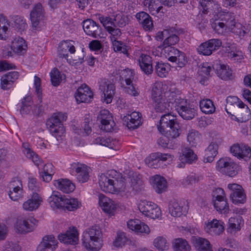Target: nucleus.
I'll return each instance as SVG.
<instances>
[{
  "mask_svg": "<svg viewBox=\"0 0 251 251\" xmlns=\"http://www.w3.org/2000/svg\"><path fill=\"white\" fill-rule=\"evenodd\" d=\"M22 106L20 109V113L22 115L28 114L31 108L32 101L31 97L29 96L24 97L22 100Z\"/></svg>",
  "mask_w": 251,
  "mask_h": 251,
  "instance_id": "nucleus-48",
  "label": "nucleus"
},
{
  "mask_svg": "<svg viewBox=\"0 0 251 251\" xmlns=\"http://www.w3.org/2000/svg\"><path fill=\"white\" fill-rule=\"evenodd\" d=\"M106 31L110 34L109 37L111 42L118 40L122 35L121 29L117 28L116 25L111 28L108 27V29Z\"/></svg>",
  "mask_w": 251,
  "mask_h": 251,
  "instance_id": "nucleus-63",
  "label": "nucleus"
},
{
  "mask_svg": "<svg viewBox=\"0 0 251 251\" xmlns=\"http://www.w3.org/2000/svg\"><path fill=\"white\" fill-rule=\"evenodd\" d=\"M182 31L174 27H169L162 31L157 32L156 38L157 40H162L165 38L162 45L158 46V49L162 48L173 47L179 41V35Z\"/></svg>",
  "mask_w": 251,
  "mask_h": 251,
  "instance_id": "nucleus-6",
  "label": "nucleus"
},
{
  "mask_svg": "<svg viewBox=\"0 0 251 251\" xmlns=\"http://www.w3.org/2000/svg\"><path fill=\"white\" fill-rule=\"evenodd\" d=\"M217 75L224 80H232L234 78V75L231 69L226 65H220L219 69L217 70Z\"/></svg>",
  "mask_w": 251,
  "mask_h": 251,
  "instance_id": "nucleus-36",
  "label": "nucleus"
},
{
  "mask_svg": "<svg viewBox=\"0 0 251 251\" xmlns=\"http://www.w3.org/2000/svg\"><path fill=\"white\" fill-rule=\"evenodd\" d=\"M11 48L17 54L23 55L26 51L27 45L23 38L18 37L13 41Z\"/></svg>",
  "mask_w": 251,
  "mask_h": 251,
  "instance_id": "nucleus-35",
  "label": "nucleus"
},
{
  "mask_svg": "<svg viewBox=\"0 0 251 251\" xmlns=\"http://www.w3.org/2000/svg\"><path fill=\"white\" fill-rule=\"evenodd\" d=\"M127 176L123 177L115 170L108 171L99 176V182L101 189L105 192L115 193L124 192Z\"/></svg>",
  "mask_w": 251,
  "mask_h": 251,
  "instance_id": "nucleus-1",
  "label": "nucleus"
},
{
  "mask_svg": "<svg viewBox=\"0 0 251 251\" xmlns=\"http://www.w3.org/2000/svg\"><path fill=\"white\" fill-rule=\"evenodd\" d=\"M214 13L217 18L224 22L228 28L231 27L234 24L235 18L233 13L229 12L226 10H223L221 6L219 10H215Z\"/></svg>",
  "mask_w": 251,
  "mask_h": 251,
  "instance_id": "nucleus-28",
  "label": "nucleus"
},
{
  "mask_svg": "<svg viewBox=\"0 0 251 251\" xmlns=\"http://www.w3.org/2000/svg\"><path fill=\"white\" fill-rule=\"evenodd\" d=\"M139 211L147 217L155 219L161 215L160 208L154 203L146 200L141 201L138 206Z\"/></svg>",
  "mask_w": 251,
  "mask_h": 251,
  "instance_id": "nucleus-8",
  "label": "nucleus"
},
{
  "mask_svg": "<svg viewBox=\"0 0 251 251\" xmlns=\"http://www.w3.org/2000/svg\"><path fill=\"white\" fill-rule=\"evenodd\" d=\"M13 18L15 27L18 31L22 32L25 30L27 27V25L24 17L16 15L14 16Z\"/></svg>",
  "mask_w": 251,
  "mask_h": 251,
  "instance_id": "nucleus-49",
  "label": "nucleus"
},
{
  "mask_svg": "<svg viewBox=\"0 0 251 251\" xmlns=\"http://www.w3.org/2000/svg\"><path fill=\"white\" fill-rule=\"evenodd\" d=\"M222 46L221 40L212 39L200 45L197 50L200 54L205 56L211 55L214 51L219 49Z\"/></svg>",
  "mask_w": 251,
  "mask_h": 251,
  "instance_id": "nucleus-11",
  "label": "nucleus"
},
{
  "mask_svg": "<svg viewBox=\"0 0 251 251\" xmlns=\"http://www.w3.org/2000/svg\"><path fill=\"white\" fill-rule=\"evenodd\" d=\"M157 128L161 133L169 138L175 139L180 134L179 124L169 113L161 116Z\"/></svg>",
  "mask_w": 251,
  "mask_h": 251,
  "instance_id": "nucleus-3",
  "label": "nucleus"
},
{
  "mask_svg": "<svg viewBox=\"0 0 251 251\" xmlns=\"http://www.w3.org/2000/svg\"><path fill=\"white\" fill-rule=\"evenodd\" d=\"M169 212L174 217H180L185 215L188 208L184 202L176 200L170 201L169 205Z\"/></svg>",
  "mask_w": 251,
  "mask_h": 251,
  "instance_id": "nucleus-21",
  "label": "nucleus"
},
{
  "mask_svg": "<svg viewBox=\"0 0 251 251\" xmlns=\"http://www.w3.org/2000/svg\"><path fill=\"white\" fill-rule=\"evenodd\" d=\"M53 166L51 164H46L44 166L43 172H41L40 176L45 182H49L52 179L53 172L52 170Z\"/></svg>",
  "mask_w": 251,
  "mask_h": 251,
  "instance_id": "nucleus-54",
  "label": "nucleus"
},
{
  "mask_svg": "<svg viewBox=\"0 0 251 251\" xmlns=\"http://www.w3.org/2000/svg\"><path fill=\"white\" fill-rule=\"evenodd\" d=\"M123 120L129 129H134L141 124V115L138 112L134 111L124 116Z\"/></svg>",
  "mask_w": 251,
  "mask_h": 251,
  "instance_id": "nucleus-25",
  "label": "nucleus"
},
{
  "mask_svg": "<svg viewBox=\"0 0 251 251\" xmlns=\"http://www.w3.org/2000/svg\"><path fill=\"white\" fill-rule=\"evenodd\" d=\"M92 120L89 118H85L84 119V125L83 126V131L81 129H76L75 132L80 135H88L90 134L92 131L91 126Z\"/></svg>",
  "mask_w": 251,
  "mask_h": 251,
  "instance_id": "nucleus-56",
  "label": "nucleus"
},
{
  "mask_svg": "<svg viewBox=\"0 0 251 251\" xmlns=\"http://www.w3.org/2000/svg\"><path fill=\"white\" fill-rule=\"evenodd\" d=\"M193 243L198 251H212L210 242L204 238H195Z\"/></svg>",
  "mask_w": 251,
  "mask_h": 251,
  "instance_id": "nucleus-40",
  "label": "nucleus"
},
{
  "mask_svg": "<svg viewBox=\"0 0 251 251\" xmlns=\"http://www.w3.org/2000/svg\"><path fill=\"white\" fill-rule=\"evenodd\" d=\"M58 239L65 244L76 245L78 242V233L75 227L70 228L66 233L58 235Z\"/></svg>",
  "mask_w": 251,
  "mask_h": 251,
  "instance_id": "nucleus-24",
  "label": "nucleus"
},
{
  "mask_svg": "<svg viewBox=\"0 0 251 251\" xmlns=\"http://www.w3.org/2000/svg\"><path fill=\"white\" fill-rule=\"evenodd\" d=\"M222 47L224 49L223 50L227 53L228 57L237 60L241 58L242 52L237 50L234 44L229 42L226 43Z\"/></svg>",
  "mask_w": 251,
  "mask_h": 251,
  "instance_id": "nucleus-34",
  "label": "nucleus"
},
{
  "mask_svg": "<svg viewBox=\"0 0 251 251\" xmlns=\"http://www.w3.org/2000/svg\"><path fill=\"white\" fill-rule=\"evenodd\" d=\"M37 224L38 221L33 217L20 218L17 221L16 228L19 233H25L33 231Z\"/></svg>",
  "mask_w": 251,
  "mask_h": 251,
  "instance_id": "nucleus-14",
  "label": "nucleus"
},
{
  "mask_svg": "<svg viewBox=\"0 0 251 251\" xmlns=\"http://www.w3.org/2000/svg\"><path fill=\"white\" fill-rule=\"evenodd\" d=\"M58 242L52 235L44 236L38 245L36 251H54L57 247Z\"/></svg>",
  "mask_w": 251,
  "mask_h": 251,
  "instance_id": "nucleus-19",
  "label": "nucleus"
},
{
  "mask_svg": "<svg viewBox=\"0 0 251 251\" xmlns=\"http://www.w3.org/2000/svg\"><path fill=\"white\" fill-rule=\"evenodd\" d=\"M154 246L158 250L164 251L167 250L169 245L166 239L163 237L159 236L155 238L153 241Z\"/></svg>",
  "mask_w": 251,
  "mask_h": 251,
  "instance_id": "nucleus-59",
  "label": "nucleus"
},
{
  "mask_svg": "<svg viewBox=\"0 0 251 251\" xmlns=\"http://www.w3.org/2000/svg\"><path fill=\"white\" fill-rule=\"evenodd\" d=\"M218 145L215 142H212L205 151L204 162H212L218 154Z\"/></svg>",
  "mask_w": 251,
  "mask_h": 251,
  "instance_id": "nucleus-37",
  "label": "nucleus"
},
{
  "mask_svg": "<svg viewBox=\"0 0 251 251\" xmlns=\"http://www.w3.org/2000/svg\"><path fill=\"white\" fill-rule=\"evenodd\" d=\"M99 204L106 213L112 214L116 209L117 205L114 201L103 194L99 195Z\"/></svg>",
  "mask_w": 251,
  "mask_h": 251,
  "instance_id": "nucleus-29",
  "label": "nucleus"
},
{
  "mask_svg": "<svg viewBox=\"0 0 251 251\" xmlns=\"http://www.w3.org/2000/svg\"><path fill=\"white\" fill-rule=\"evenodd\" d=\"M82 26L85 33L95 38L100 36L101 27L96 22L91 19H87L83 22Z\"/></svg>",
  "mask_w": 251,
  "mask_h": 251,
  "instance_id": "nucleus-17",
  "label": "nucleus"
},
{
  "mask_svg": "<svg viewBox=\"0 0 251 251\" xmlns=\"http://www.w3.org/2000/svg\"><path fill=\"white\" fill-rule=\"evenodd\" d=\"M102 234L100 227L92 226L86 229L82 234V244L88 250L99 251L102 247Z\"/></svg>",
  "mask_w": 251,
  "mask_h": 251,
  "instance_id": "nucleus-2",
  "label": "nucleus"
},
{
  "mask_svg": "<svg viewBox=\"0 0 251 251\" xmlns=\"http://www.w3.org/2000/svg\"><path fill=\"white\" fill-rule=\"evenodd\" d=\"M228 32L230 31L232 33L238 35L240 36H243L246 32L244 30L245 27H244L240 23H236L234 21V24L231 26V27H229Z\"/></svg>",
  "mask_w": 251,
  "mask_h": 251,
  "instance_id": "nucleus-62",
  "label": "nucleus"
},
{
  "mask_svg": "<svg viewBox=\"0 0 251 251\" xmlns=\"http://www.w3.org/2000/svg\"><path fill=\"white\" fill-rule=\"evenodd\" d=\"M241 221L242 218L240 217L230 218L228 220L227 231L231 234H235L240 230Z\"/></svg>",
  "mask_w": 251,
  "mask_h": 251,
  "instance_id": "nucleus-41",
  "label": "nucleus"
},
{
  "mask_svg": "<svg viewBox=\"0 0 251 251\" xmlns=\"http://www.w3.org/2000/svg\"><path fill=\"white\" fill-rule=\"evenodd\" d=\"M174 247L176 250L188 251L190 247L187 241L182 238L176 239L174 241Z\"/></svg>",
  "mask_w": 251,
  "mask_h": 251,
  "instance_id": "nucleus-60",
  "label": "nucleus"
},
{
  "mask_svg": "<svg viewBox=\"0 0 251 251\" xmlns=\"http://www.w3.org/2000/svg\"><path fill=\"white\" fill-rule=\"evenodd\" d=\"M160 49L161 50V53L172 62H175L176 56L180 53V51L174 47L162 48Z\"/></svg>",
  "mask_w": 251,
  "mask_h": 251,
  "instance_id": "nucleus-44",
  "label": "nucleus"
},
{
  "mask_svg": "<svg viewBox=\"0 0 251 251\" xmlns=\"http://www.w3.org/2000/svg\"><path fill=\"white\" fill-rule=\"evenodd\" d=\"M230 152L239 159L248 160L251 157V149L246 145L235 144L230 148Z\"/></svg>",
  "mask_w": 251,
  "mask_h": 251,
  "instance_id": "nucleus-18",
  "label": "nucleus"
},
{
  "mask_svg": "<svg viewBox=\"0 0 251 251\" xmlns=\"http://www.w3.org/2000/svg\"><path fill=\"white\" fill-rule=\"evenodd\" d=\"M211 27L218 34H224L228 32V28L224 22L216 18L213 22L211 21Z\"/></svg>",
  "mask_w": 251,
  "mask_h": 251,
  "instance_id": "nucleus-45",
  "label": "nucleus"
},
{
  "mask_svg": "<svg viewBox=\"0 0 251 251\" xmlns=\"http://www.w3.org/2000/svg\"><path fill=\"white\" fill-rule=\"evenodd\" d=\"M54 185L64 193H69L75 189V186L68 179H59L54 181Z\"/></svg>",
  "mask_w": 251,
  "mask_h": 251,
  "instance_id": "nucleus-31",
  "label": "nucleus"
},
{
  "mask_svg": "<svg viewBox=\"0 0 251 251\" xmlns=\"http://www.w3.org/2000/svg\"><path fill=\"white\" fill-rule=\"evenodd\" d=\"M223 222L213 219L208 221L204 226L205 231L212 235H219L224 230V226Z\"/></svg>",
  "mask_w": 251,
  "mask_h": 251,
  "instance_id": "nucleus-23",
  "label": "nucleus"
},
{
  "mask_svg": "<svg viewBox=\"0 0 251 251\" xmlns=\"http://www.w3.org/2000/svg\"><path fill=\"white\" fill-rule=\"evenodd\" d=\"M228 106L236 105L239 108H243L242 112H244L242 118L245 120L248 119L250 115V110L236 96H229L226 98Z\"/></svg>",
  "mask_w": 251,
  "mask_h": 251,
  "instance_id": "nucleus-26",
  "label": "nucleus"
},
{
  "mask_svg": "<svg viewBox=\"0 0 251 251\" xmlns=\"http://www.w3.org/2000/svg\"><path fill=\"white\" fill-rule=\"evenodd\" d=\"M239 169V168L238 165L231 160L226 169V171L224 172L223 174L230 177H233L237 174Z\"/></svg>",
  "mask_w": 251,
  "mask_h": 251,
  "instance_id": "nucleus-64",
  "label": "nucleus"
},
{
  "mask_svg": "<svg viewBox=\"0 0 251 251\" xmlns=\"http://www.w3.org/2000/svg\"><path fill=\"white\" fill-rule=\"evenodd\" d=\"M144 4L146 6L148 5L149 9L152 15L163 13L162 5L158 0H144Z\"/></svg>",
  "mask_w": 251,
  "mask_h": 251,
  "instance_id": "nucleus-39",
  "label": "nucleus"
},
{
  "mask_svg": "<svg viewBox=\"0 0 251 251\" xmlns=\"http://www.w3.org/2000/svg\"><path fill=\"white\" fill-rule=\"evenodd\" d=\"M173 107L178 114L184 119L191 120L196 114V110L187 100L176 96L173 103Z\"/></svg>",
  "mask_w": 251,
  "mask_h": 251,
  "instance_id": "nucleus-7",
  "label": "nucleus"
},
{
  "mask_svg": "<svg viewBox=\"0 0 251 251\" xmlns=\"http://www.w3.org/2000/svg\"><path fill=\"white\" fill-rule=\"evenodd\" d=\"M187 141L192 146H196L201 141V135L199 132L195 130H189L187 134Z\"/></svg>",
  "mask_w": 251,
  "mask_h": 251,
  "instance_id": "nucleus-51",
  "label": "nucleus"
},
{
  "mask_svg": "<svg viewBox=\"0 0 251 251\" xmlns=\"http://www.w3.org/2000/svg\"><path fill=\"white\" fill-rule=\"evenodd\" d=\"M139 64L144 73L146 75L151 74L153 71L151 57L148 55L142 54L138 59Z\"/></svg>",
  "mask_w": 251,
  "mask_h": 251,
  "instance_id": "nucleus-30",
  "label": "nucleus"
},
{
  "mask_svg": "<svg viewBox=\"0 0 251 251\" xmlns=\"http://www.w3.org/2000/svg\"><path fill=\"white\" fill-rule=\"evenodd\" d=\"M155 70L159 77H164L166 76L170 70V66L168 63L157 62L155 66Z\"/></svg>",
  "mask_w": 251,
  "mask_h": 251,
  "instance_id": "nucleus-52",
  "label": "nucleus"
},
{
  "mask_svg": "<svg viewBox=\"0 0 251 251\" xmlns=\"http://www.w3.org/2000/svg\"><path fill=\"white\" fill-rule=\"evenodd\" d=\"M97 120L101 124L100 129L105 132H111L115 125L112 115L106 109L100 111Z\"/></svg>",
  "mask_w": 251,
  "mask_h": 251,
  "instance_id": "nucleus-13",
  "label": "nucleus"
},
{
  "mask_svg": "<svg viewBox=\"0 0 251 251\" xmlns=\"http://www.w3.org/2000/svg\"><path fill=\"white\" fill-rule=\"evenodd\" d=\"M127 179L131 188L135 193H139L143 190L144 183L140 175L132 171H129L127 174Z\"/></svg>",
  "mask_w": 251,
  "mask_h": 251,
  "instance_id": "nucleus-22",
  "label": "nucleus"
},
{
  "mask_svg": "<svg viewBox=\"0 0 251 251\" xmlns=\"http://www.w3.org/2000/svg\"><path fill=\"white\" fill-rule=\"evenodd\" d=\"M70 173L75 176L77 181L80 183L87 182L89 178L88 167L79 162H74L71 165Z\"/></svg>",
  "mask_w": 251,
  "mask_h": 251,
  "instance_id": "nucleus-10",
  "label": "nucleus"
},
{
  "mask_svg": "<svg viewBox=\"0 0 251 251\" xmlns=\"http://www.w3.org/2000/svg\"><path fill=\"white\" fill-rule=\"evenodd\" d=\"M63 209L69 211H75L81 206V202L77 199L67 198L64 199Z\"/></svg>",
  "mask_w": 251,
  "mask_h": 251,
  "instance_id": "nucleus-42",
  "label": "nucleus"
},
{
  "mask_svg": "<svg viewBox=\"0 0 251 251\" xmlns=\"http://www.w3.org/2000/svg\"><path fill=\"white\" fill-rule=\"evenodd\" d=\"M67 115L61 112L54 113L47 121V126L50 132L54 136L56 140L61 142L64 139L65 130L63 122L66 121Z\"/></svg>",
  "mask_w": 251,
  "mask_h": 251,
  "instance_id": "nucleus-5",
  "label": "nucleus"
},
{
  "mask_svg": "<svg viewBox=\"0 0 251 251\" xmlns=\"http://www.w3.org/2000/svg\"><path fill=\"white\" fill-rule=\"evenodd\" d=\"M114 21L117 26L123 27L128 24V19L126 15L119 13L114 16Z\"/></svg>",
  "mask_w": 251,
  "mask_h": 251,
  "instance_id": "nucleus-57",
  "label": "nucleus"
},
{
  "mask_svg": "<svg viewBox=\"0 0 251 251\" xmlns=\"http://www.w3.org/2000/svg\"><path fill=\"white\" fill-rule=\"evenodd\" d=\"M50 75L52 84L54 86H58L62 78V75L59 70L56 68H54L50 72Z\"/></svg>",
  "mask_w": 251,
  "mask_h": 251,
  "instance_id": "nucleus-61",
  "label": "nucleus"
},
{
  "mask_svg": "<svg viewBox=\"0 0 251 251\" xmlns=\"http://www.w3.org/2000/svg\"><path fill=\"white\" fill-rule=\"evenodd\" d=\"M113 74L115 76L116 80L125 81L126 86L124 87V90L126 93L133 97L139 96L138 89L134 84L136 81V77L133 70L129 69L116 70Z\"/></svg>",
  "mask_w": 251,
  "mask_h": 251,
  "instance_id": "nucleus-4",
  "label": "nucleus"
},
{
  "mask_svg": "<svg viewBox=\"0 0 251 251\" xmlns=\"http://www.w3.org/2000/svg\"><path fill=\"white\" fill-rule=\"evenodd\" d=\"M179 159L181 161H185L186 163L192 164L197 160V156L191 149L184 147L181 149Z\"/></svg>",
  "mask_w": 251,
  "mask_h": 251,
  "instance_id": "nucleus-32",
  "label": "nucleus"
},
{
  "mask_svg": "<svg viewBox=\"0 0 251 251\" xmlns=\"http://www.w3.org/2000/svg\"><path fill=\"white\" fill-rule=\"evenodd\" d=\"M200 107L201 111L205 114H212L215 111L213 101L209 99L203 100L200 102Z\"/></svg>",
  "mask_w": 251,
  "mask_h": 251,
  "instance_id": "nucleus-46",
  "label": "nucleus"
},
{
  "mask_svg": "<svg viewBox=\"0 0 251 251\" xmlns=\"http://www.w3.org/2000/svg\"><path fill=\"white\" fill-rule=\"evenodd\" d=\"M199 181V176L195 174L192 173L182 179L181 184L184 187H188L193 186Z\"/></svg>",
  "mask_w": 251,
  "mask_h": 251,
  "instance_id": "nucleus-55",
  "label": "nucleus"
},
{
  "mask_svg": "<svg viewBox=\"0 0 251 251\" xmlns=\"http://www.w3.org/2000/svg\"><path fill=\"white\" fill-rule=\"evenodd\" d=\"M213 196L215 198L214 200V206L217 211L222 214L227 213L229 206L224 190L221 188H216Z\"/></svg>",
  "mask_w": 251,
  "mask_h": 251,
  "instance_id": "nucleus-9",
  "label": "nucleus"
},
{
  "mask_svg": "<svg viewBox=\"0 0 251 251\" xmlns=\"http://www.w3.org/2000/svg\"><path fill=\"white\" fill-rule=\"evenodd\" d=\"M23 147L24 148L23 150L24 154L27 158L31 159L35 165L39 166L41 163L39 156L29 148L27 145L24 144Z\"/></svg>",
  "mask_w": 251,
  "mask_h": 251,
  "instance_id": "nucleus-50",
  "label": "nucleus"
},
{
  "mask_svg": "<svg viewBox=\"0 0 251 251\" xmlns=\"http://www.w3.org/2000/svg\"><path fill=\"white\" fill-rule=\"evenodd\" d=\"M99 89L103 95V101L110 103L115 94L114 85L106 79H101L99 82Z\"/></svg>",
  "mask_w": 251,
  "mask_h": 251,
  "instance_id": "nucleus-12",
  "label": "nucleus"
},
{
  "mask_svg": "<svg viewBox=\"0 0 251 251\" xmlns=\"http://www.w3.org/2000/svg\"><path fill=\"white\" fill-rule=\"evenodd\" d=\"M227 188L231 191L230 198L233 203H244L246 201V195L241 185L236 183L229 184Z\"/></svg>",
  "mask_w": 251,
  "mask_h": 251,
  "instance_id": "nucleus-15",
  "label": "nucleus"
},
{
  "mask_svg": "<svg viewBox=\"0 0 251 251\" xmlns=\"http://www.w3.org/2000/svg\"><path fill=\"white\" fill-rule=\"evenodd\" d=\"M200 3L203 10V12L211 10L215 13V10L220 9V5L213 0H200Z\"/></svg>",
  "mask_w": 251,
  "mask_h": 251,
  "instance_id": "nucleus-47",
  "label": "nucleus"
},
{
  "mask_svg": "<svg viewBox=\"0 0 251 251\" xmlns=\"http://www.w3.org/2000/svg\"><path fill=\"white\" fill-rule=\"evenodd\" d=\"M173 101H168V99L164 98L154 102V109L157 112H166L172 109Z\"/></svg>",
  "mask_w": 251,
  "mask_h": 251,
  "instance_id": "nucleus-38",
  "label": "nucleus"
},
{
  "mask_svg": "<svg viewBox=\"0 0 251 251\" xmlns=\"http://www.w3.org/2000/svg\"><path fill=\"white\" fill-rule=\"evenodd\" d=\"M93 97V94L86 84H82L77 90L75 98L77 103L89 102Z\"/></svg>",
  "mask_w": 251,
  "mask_h": 251,
  "instance_id": "nucleus-20",
  "label": "nucleus"
},
{
  "mask_svg": "<svg viewBox=\"0 0 251 251\" xmlns=\"http://www.w3.org/2000/svg\"><path fill=\"white\" fill-rule=\"evenodd\" d=\"M65 197H61L58 192L53 193L48 199V201L53 208H62Z\"/></svg>",
  "mask_w": 251,
  "mask_h": 251,
  "instance_id": "nucleus-43",
  "label": "nucleus"
},
{
  "mask_svg": "<svg viewBox=\"0 0 251 251\" xmlns=\"http://www.w3.org/2000/svg\"><path fill=\"white\" fill-rule=\"evenodd\" d=\"M42 199L36 192H33L31 198L24 202L23 207L25 210L32 211L37 209L40 205Z\"/></svg>",
  "mask_w": 251,
  "mask_h": 251,
  "instance_id": "nucleus-27",
  "label": "nucleus"
},
{
  "mask_svg": "<svg viewBox=\"0 0 251 251\" xmlns=\"http://www.w3.org/2000/svg\"><path fill=\"white\" fill-rule=\"evenodd\" d=\"M152 186L155 191L158 194L165 191L167 188V182L164 177L156 175L151 178Z\"/></svg>",
  "mask_w": 251,
  "mask_h": 251,
  "instance_id": "nucleus-33",
  "label": "nucleus"
},
{
  "mask_svg": "<svg viewBox=\"0 0 251 251\" xmlns=\"http://www.w3.org/2000/svg\"><path fill=\"white\" fill-rule=\"evenodd\" d=\"M171 155L169 153H162L161 152H156L152 154V156H151L149 159L146 160V162L148 163L149 167H152V162L154 161H156L157 159L165 161L167 160L168 158H171Z\"/></svg>",
  "mask_w": 251,
  "mask_h": 251,
  "instance_id": "nucleus-53",
  "label": "nucleus"
},
{
  "mask_svg": "<svg viewBox=\"0 0 251 251\" xmlns=\"http://www.w3.org/2000/svg\"><path fill=\"white\" fill-rule=\"evenodd\" d=\"M151 98L153 102L165 98L162 95V88L160 84H157L153 86Z\"/></svg>",
  "mask_w": 251,
  "mask_h": 251,
  "instance_id": "nucleus-58",
  "label": "nucleus"
},
{
  "mask_svg": "<svg viewBox=\"0 0 251 251\" xmlns=\"http://www.w3.org/2000/svg\"><path fill=\"white\" fill-rule=\"evenodd\" d=\"M44 17V10L40 3L36 4L30 13V19L33 30H39L40 22Z\"/></svg>",
  "mask_w": 251,
  "mask_h": 251,
  "instance_id": "nucleus-16",
  "label": "nucleus"
}]
</instances>
